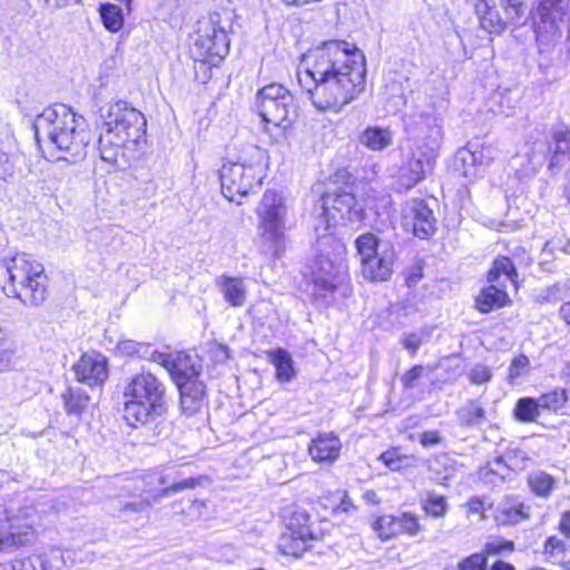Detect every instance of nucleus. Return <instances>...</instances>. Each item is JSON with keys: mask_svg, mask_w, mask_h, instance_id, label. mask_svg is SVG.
<instances>
[{"mask_svg": "<svg viewBox=\"0 0 570 570\" xmlns=\"http://www.w3.org/2000/svg\"><path fill=\"white\" fill-rule=\"evenodd\" d=\"M468 379L472 384H484L492 379V372L489 366L484 364H476L468 372Z\"/></svg>", "mask_w": 570, "mask_h": 570, "instance_id": "obj_47", "label": "nucleus"}, {"mask_svg": "<svg viewBox=\"0 0 570 570\" xmlns=\"http://www.w3.org/2000/svg\"><path fill=\"white\" fill-rule=\"evenodd\" d=\"M205 479V476L186 475L183 465L164 466V475L160 476V481L165 482V488L161 490L160 495L167 498L185 490L194 489L200 485Z\"/></svg>", "mask_w": 570, "mask_h": 570, "instance_id": "obj_24", "label": "nucleus"}, {"mask_svg": "<svg viewBox=\"0 0 570 570\" xmlns=\"http://www.w3.org/2000/svg\"><path fill=\"white\" fill-rule=\"evenodd\" d=\"M39 570H71L66 558V550L52 549L36 556Z\"/></svg>", "mask_w": 570, "mask_h": 570, "instance_id": "obj_36", "label": "nucleus"}, {"mask_svg": "<svg viewBox=\"0 0 570 570\" xmlns=\"http://www.w3.org/2000/svg\"><path fill=\"white\" fill-rule=\"evenodd\" d=\"M92 237L96 240L99 239L101 242H105V246H107L108 245L107 240L112 237V229L109 227L98 229L95 233H92Z\"/></svg>", "mask_w": 570, "mask_h": 570, "instance_id": "obj_62", "label": "nucleus"}, {"mask_svg": "<svg viewBox=\"0 0 570 570\" xmlns=\"http://www.w3.org/2000/svg\"><path fill=\"white\" fill-rule=\"evenodd\" d=\"M373 530L382 540H390L399 534L416 535L421 531L417 518L410 512L400 515H382L373 523Z\"/></svg>", "mask_w": 570, "mask_h": 570, "instance_id": "obj_20", "label": "nucleus"}, {"mask_svg": "<svg viewBox=\"0 0 570 570\" xmlns=\"http://www.w3.org/2000/svg\"><path fill=\"white\" fill-rule=\"evenodd\" d=\"M214 42L212 41L209 32L199 33L191 48V55L196 60L215 63L217 58H214Z\"/></svg>", "mask_w": 570, "mask_h": 570, "instance_id": "obj_37", "label": "nucleus"}, {"mask_svg": "<svg viewBox=\"0 0 570 570\" xmlns=\"http://www.w3.org/2000/svg\"><path fill=\"white\" fill-rule=\"evenodd\" d=\"M540 411H557L564 405L567 402V394L564 391H551L546 394H542L537 399Z\"/></svg>", "mask_w": 570, "mask_h": 570, "instance_id": "obj_43", "label": "nucleus"}, {"mask_svg": "<svg viewBox=\"0 0 570 570\" xmlns=\"http://www.w3.org/2000/svg\"><path fill=\"white\" fill-rule=\"evenodd\" d=\"M559 530L563 535L570 537V510L561 514Z\"/></svg>", "mask_w": 570, "mask_h": 570, "instance_id": "obj_60", "label": "nucleus"}, {"mask_svg": "<svg viewBox=\"0 0 570 570\" xmlns=\"http://www.w3.org/2000/svg\"><path fill=\"white\" fill-rule=\"evenodd\" d=\"M556 483V479L543 471H533L528 475V485L537 497H550Z\"/></svg>", "mask_w": 570, "mask_h": 570, "instance_id": "obj_34", "label": "nucleus"}, {"mask_svg": "<svg viewBox=\"0 0 570 570\" xmlns=\"http://www.w3.org/2000/svg\"><path fill=\"white\" fill-rule=\"evenodd\" d=\"M212 41L214 42V58L222 60L229 51V40L226 31L223 28L216 29L214 26L209 32Z\"/></svg>", "mask_w": 570, "mask_h": 570, "instance_id": "obj_45", "label": "nucleus"}, {"mask_svg": "<svg viewBox=\"0 0 570 570\" xmlns=\"http://www.w3.org/2000/svg\"><path fill=\"white\" fill-rule=\"evenodd\" d=\"M217 285L229 305L240 307L246 303L247 288L242 278L223 275L217 279Z\"/></svg>", "mask_w": 570, "mask_h": 570, "instance_id": "obj_30", "label": "nucleus"}, {"mask_svg": "<svg viewBox=\"0 0 570 570\" xmlns=\"http://www.w3.org/2000/svg\"><path fill=\"white\" fill-rule=\"evenodd\" d=\"M560 317L567 323L570 324V301L566 302L560 307Z\"/></svg>", "mask_w": 570, "mask_h": 570, "instance_id": "obj_64", "label": "nucleus"}, {"mask_svg": "<svg viewBox=\"0 0 570 570\" xmlns=\"http://www.w3.org/2000/svg\"><path fill=\"white\" fill-rule=\"evenodd\" d=\"M570 0H542L533 17L540 52H548L560 40V24L569 13Z\"/></svg>", "mask_w": 570, "mask_h": 570, "instance_id": "obj_13", "label": "nucleus"}, {"mask_svg": "<svg viewBox=\"0 0 570 570\" xmlns=\"http://www.w3.org/2000/svg\"><path fill=\"white\" fill-rule=\"evenodd\" d=\"M166 387L150 372H140L127 380L124 389V419L130 426L144 425L166 411Z\"/></svg>", "mask_w": 570, "mask_h": 570, "instance_id": "obj_6", "label": "nucleus"}, {"mask_svg": "<svg viewBox=\"0 0 570 570\" xmlns=\"http://www.w3.org/2000/svg\"><path fill=\"white\" fill-rule=\"evenodd\" d=\"M156 360L157 364L169 372L177 386L183 383L200 382L198 376L202 366L188 354L184 352L166 353V355H157Z\"/></svg>", "mask_w": 570, "mask_h": 570, "instance_id": "obj_17", "label": "nucleus"}, {"mask_svg": "<svg viewBox=\"0 0 570 570\" xmlns=\"http://www.w3.org/2000/svg\"><path fill=\"white\" fill-rule=\"evenodd\" d=\"M460 570H487V558L475 553L464 559L459 567Z\"/></svg>", "mask_w": 570, "mask_h": 570, "instance_id": "obj_49", "label": "nucleus"}, {"mask_svg": "<svg viewBox=\"0 0 570 570\" xmlns=\"http://www.w3.org/2000/svg\"><path fill=\"white\" fill-rule=\"evenodd\" d=\"M138 344L139 342L136 341L124 340L118 343L117 348L120 353L125 355L134 356L137 353Z\"/></svg>", "mask_w": 570, "mask_h": 570, "instance_id": "obj_58", "label": "nucleus"}, {"mask_svg": "<svg viewBox=\"0 0 570 570\" xmlns=\"http://www.w3.org/2000/svg\"><path fill=\"white\" fill-rule=\"evenodd\" d=\"M424 367L422 365H414L401 376V383L405 390H412L416 386L417 380L423 376Z\"/></svg>", "mask_w": 570, "mask_h": 570, "instance_id": "obj_48", "label": "nucleus"}, {"mask_svg": "<svg viewBox=\"0 0 570 570\" xmlns=\"http://www.w3.org/2000/svg\"><path fill=\"white\" fill-rule=\"evenodd\" d=\"M180 393V407L188 415L198 413L205 404V385L203 382L183 383L177 386Z\"/></svg>", "mask_w": 570, "mask_h": 570, "instance_id": "obj_26", "label": "nucleus"}, {"mask_svg": "<svg viewBox=\"0 0 570 570\" xmlns=\"http://www.w3.org/2000/svg\"><path fill=\"white\" fill-rule=\"evenodd\" d=\"M102 130L98 138L100 159L124 169L129 165L127 149H134L146 134L144 115L130 107L126 101L118 100L101 110Z\"/></svg>", "mask_w": 570, "mask_h": 570, "instance_id": "obj_2", "label": "nucleus"}, {"mask_svg": "<svg viewBox=\"0 0 570 570\" xmlns=\"http://www.w3.org/2000/svg\"><path fill=\"white\" fill-rule=\"evenodd\" d=\"M403 226L414 236L425 239L434 234L436 218L424 200L411 199L403 209Z\"/></svg>", "mask_w": 570, "mask_h": 570, "instance_id": "obj_16", "label": "nucleus"}, {"mask_svg": "<svg viewBox=\"0 0 570 570\" xmlns=\"http://www.w3.org/2000/svg\"><path fill=\"white\" fill-rule=\"evenodd\" d=\"M510 470V466L505 464L504 456H498L493 461L492 468L490 469L489 472H487V474L492 473L494 475H498L500 480L503 481L505 479V473H509Z\"/></svg>", "mask_w": 570, "mask_h": 570, "instance_id": "obj_54", "label": "nucleus"}, {"mask_svg": "<svg viewBox=\"0 0 570 570\" xmlns=\"http://www.w3.org/2000/svg\"><path fill=\"white\" fill-rule=\"evenodd\" d=\"M267 357L275 366L277 381L288 383L295 377L294 361L286 350L279 347L268 351Z\"/></svg>", "mask_w": 570, "mask_h": 570, "instance_id": "obj_32", "label": "nucleus"}, {"mask_svg": "<svg viewBox=\"0 0 570 570\" xmlns=\"http://www.w3.org/2000/svg\"><path fill=\"white\" fill-rule=\"evenodd\" d=\"M458 424L469 430H479L487 421V412L479 400H469L455 412Z\"/></svg>", "mask_w": 570, "mask_h": 570, "instance_id": "obj_28", "label": "nucleus"}, {"mask_svg": "<svg viewBox=\"0 0 570 570\" xmlns=\"http://www.w3.org/2000/svg\"><path fill=\"white\" fill-rule=\"evenodd\" d=\"M157 355H166L164 352H159L151 348L150 344L140 343L137 347L136 356L144 360H150L151 362L157 363L156 356Z\"/></svg>", "mask_w": 570, "mask_h": 570, "instance_id": "obj_53", "label": "nucleus"}, {"mask_svg": "<svg viewBox=\"0 0 570 570\" xmlns=\"http://www.w3.org/2000/svg\"><path fill=\"white\" fill-rule=\"evenodd\" d=\"M469 513L482 514L485 510L492 507V503L488 502L485 498L472 497L465 503Z\"/></svg>", "mask_w": 570, "mask_h": 570, "instance_id": "obj_51", "label": "nucleus"}, {"mask_svg": "<svg viewBox=\"0 0 570 570\" xmlns=\"http://www.w3.org/2000/svg\"><path fill=\"white\" fill-rule=\"evenodd\" d=\"M500 2V6H504L505 3L511 6L512 8L509 9L510 12V19H515L519 14V12H525L527 7L524 6L522 0H498Z\"/></svg>", "mask_w": 570, "mask_h": 570, "instance_id": "obj_55", "label": "nucleus"}, {"mask_svg": "<svg viewBox=\"0 0 570 570\" xmlns=\"http://www.w3.org/2000/svg\"><path fill=\"white\" fill-rule=\"evenodd\" d=\"M63 407L68 415L80 417L88 407L90 397L86 391L78 386H69L61 395Z\"/></svg>", "mask_w": 570, "mask_h": 570, "instance_id": "obj_33", "label": "nucleus"}, {"mask_svg": "<svg viewBox=\"0 0 570 570\" xmlns=\"http://www.w3.org/2000/svg\"><path fill=\"white\" fill-rule=\"evenodd\" d=\"M66 558L71 570H79L95 559V553L88 548L67 549Z\"/></svg>", "mask_w": 570, "mask_h": 570, "instance_id": "obj_42", "label": "nucleus"}, {"mask_svg": "<svg viewBox=\"0 0 570 570\" xmlns=\"http://www.w3.org/2000/svg\"><path fill=\"white\" fill-rule=\"evenodd\" d=\"M529 518V507L518 498H505L495 510V520L500 524H517Z\"/></svg>", "mask_w": 570, "mask_h": 570, "instance_id": "obj_27", "label": "nucleus"}, {"mask_svg": "<svg viewBox=\"0 0 570 570\" xmlns=\"http://www.w3.org/2000/svg\"><path fill=\"white\" fill-rule=\"evenodd\" d=\"M257 225L286 226L287 207L284 197L274 191L266 190L256 208Z\"/></svg>", "mask_w": 570, "mask_h": 570, "instance_id": "obj_23", "label": "nucleus"}, {"mask_svg": "<svg viewBox=\"0 0 570 570\" xmlns=\"http://www.w3.org/2000/svg\"><path fill=\"white\" fill-rule=\"evenodd\" d=\"M14 358L13 343L0 330V372L8 370Z\"/></svg>", "mask_w": 570, "mask_h": 570, "instance_id": "obj_46", "label": "nucleus"}, {"mask_svg": "<svg viewBox=\"0 0 570 570\" xmlns=\"http://www.w3.org/2000/svg\"><path fill=\"white\" fill-rule=\"evenodd\" d=\"M321 540V534L312 529L306 510L295 508L286 517V530L278 540V550L285 556L302 557Z\"/></svg>", "mask_w": 570, "mask_h": 570, "instance_id": "obj_12", "label": "nucleus"}, {"mask_svg": "<svg viewBox=\"0 0 570 570\" xmlns=\"http://www.w3.org/2000/svg\"><path fill=\"white\" fill-rule=\"evenodd\" d=\"M256 109L265 122L286 128L297 116L295 98L279 83H269L258 90Z\"/></svg>", "mask_w": 570, "mask_h": 570, "instance_id": "obj_11", "label": "nucleus"}, {"mask_svg": "<svg viewBox=\"0 0 570 570\" xmlns=\"http://www.w3.org/2000/svg\"><path fill=\"white\" fill-rule=\"evenodd\" d=\"M514 416L520 422H534L540 415V407L537 399L521 397L514 407Z\"/></svg>", "mask_w": 570, "mask_h": 570, "instance_id": "obj_39", "label": "nucleus"}, {"mask_svg": "<svg viewBox=\"0 0 570 570\" xmlns=\"http://www.w3.org/2000/svg\"><path fill=\"white\" fill-rule=\"evenodd\" d=\"M12 564L14 570H39L36 556L33 558L16 559L12 561Z\"/></svg>", "mask_w": 570, "mask_h": 570, "instance_id": "obj_56", "label": "nucleus"}, {"mask_svg": "<svg viewBox=\"0 0 570 570\" xmlns=\"http://www.w3.org/2000/svg\"><path fill=\"white\" fill-rule=\"evenodd\" d=\"M297 81L313 106L340 111L365 89L364 53L346 41L328 40L303 56Z\"/></svg>", "mask_w": 570, "mask_h": 570, "instance_id": "obj_1", "label": "nucleus"}, {"mask_svg": "<svg viewBox=\"0 0 570 570\" xmlns=\"http://www.w3.org/2000/svg\"><path fill=\"white\" fill-rule=\"evenodd\" d=\"M570 151V130L561 125L552 131V142L549 145L550 161L549 168L552 169L566 161Z\"/></svg>", "mask_w": 570, "mask_h": 570, "instance_id": "obj_29", "label": "nucleus"}, {"mask_svg": "<svg viewBox=\"0 0 570 570\" xmlns=\"http://www.w3.org/2000/svg\"><path fill=\"white\" fill-rule=\"evenodd\" d=\"M32 537L33 534L29 531L10 532L8 534L0 532V552L26 546L32 540Z\"/></svg>", "mask_w": 570, "mask_h": 570, "instance_id": "obj_41", "label": "nucleus"}, {"mask_svg": "<svg viewBox=\"0 0 570 570\" xmlns=\"http://www.w3.org/2000/svg\"><path fill=\"white\" fill-rule=\"evenodd\" d=\"M503 16L499 11L495 3L492 6L488 0H479L475 4V13L479 18L480 27L489 33L500 35L508 24H519L524 18L525 12H519L515 19H510L509 4L500 6Z\"/></svg>", "mask_w": 570, "mask_h": 570, "instance_id": "obj_18", "label": "nucleus"}, {"mask_svg": "<svg viewBox=\"0 0 570 570\" xmlns=\"http://www.w3.org/2000/svg\"><path fill=\"white\" fill-rule=\"evenodd\" d=\"M423 511L432 518H442L446 514L449 504L444 495L435 491H426L420 499Z\"/></svg>", "mask_w": 570, "mask_h": 570, "instance_id": "obj_35", "label": "nucleus"}, {"mask_svg": "<svg viewBox=\"0 0 570 570\" xmlns=\"http://www.w3.org/2000/svg\"><path fill=\"white\" fill-rule=\"evenodd\" d=\"M337 510L342 512H350L352 510H355V505L353 504L352 500L345 494L341 500Z\"/></svg>", "mask_w": 570, "mask_h": 570, "instance_id": "obj_63", "label": "nucleus"}, {"mask_svg": "<svg viewBox=\"0 0 570 570\" xmlns=\"http://www.w3.org/2000/svg\"><path fill=\"white\" fill-rule=\"evenodd\" d=\"M404 128L414 140L415 150L406 166L400 169V183L405 189L414 187L433 169L442 144V127L431 112H413L403 119Z\"/></svg>", "mask_w": 570, "mask_h": 570, "instance_id": "obj_4", "label": "nucleus"}, {"mask_svg": "<svg viewBox=\"0 0 570 570\" xmlns=\"http://www.w3.org/2000/svg\"><path fill=\"white\" fill-rule=\"evenodd\" d=\"M164 475V466L157 468L142 478L146 497L138 501L127 502L122 505L121 511L125 513H144L147 512L153 502H156L164 497L160 495L161 490L165 488V482L160 481V476Z\"/></svg>", "mask_w": 570, "mask_h": 570, "instance_id": "obj_22", "label": "nucleus"}, {"mask_svg": "<svg viewBox=\"0 0 570 570\" xmlns=\"http://www.w3.org/2000/svg\"><path fill=\"white\" fill-rule=\"evenodd\" d=\"M79 382L94 387L101 386L108 377V361L98 352L85 353L73 365Z\"/></svg>", "mask_w": 570, "mask_h": 570, "instance_id": "obj_19", "label": "nucleus"}, {"mask_svg": "<svg viewBox=\"0 0 570 570\" xmlns=\"http://www.w3.org/2000/svg\"><path fill=\"white\" fill-rule=\"evenodd\" d=\"M358 139L370 150L381 151L392 145L393 134L387 127L368 126Z\"/></svg>", "mask_w": 570, "mask_h": 570, "instance_id": "obj_31", "label": "nucleus"}, {"mask_svg": "<svg viewBox=\"0 0 570 570\" xmlns=\"http://www.w3.org/2000/svg\"><path fill=\"white\" fill-rule=\"evenodd\" d=\"M355 245L364 278L383 282L391 277L395 248L390 240L377 239L372 234H365L356 238Z\"/></svg>", "mask_w": 570, "mask_h": 570, "instance_id": "obj_8", "label": "nucleus"}, {"mask_svg": "<svg viewBox=\"0 0 570 570\" xmlns=\"http://www.w3.org/2000/svg\"><path fill=\"white\" fill-rule=\"evenodd\" d=\"M402 343L406 350L412 352V355H415L422 342L419 335L412 333L406 335Z\"/></svg>", "mask_w": 570, "mask_h": 570, "instance_id": "obj_57", "label": "nucleus"}, {"mask_svg": "<svg viewBox=\"0 0 570 570\" xmlns=\"http://www.w3.org/2000/svg\"><path fill=\"white\" fill-rule=\"evenodd\" d=\"M101 21L105 28L110 32H117L124 24V14L119 6L105 3L99 9Z\"/></svg>", "mask_w": 570, "mask_h": 570, "instance_id": "obj_38", "label": "nucleus"}, {"mask_svg": "<svg viewBox=\"0 0 570 570\" xmlns=\"http://www.w3.org/2000/svg\"><path fill=\"white\" fill-rule=\"evenodd\" d=\"M498 157V149L492 145L470 141L455 154L454 167L466 179L473 180Z\"/></svg>", "mask_w": 570, "mask_h": 570, "instance_id": "obj_15", "label": "nucleus"}, {"mask_svg": "<svg viewBox=\"0 0 570 570\" xmlns=\"http://www.w3.org/2000/svg\"><path fill=\"white\" fill-rule=\"evenodd\" d=\"M380 460L392 471H400L411 465L412 459L402 454L399 449H391L383 452Z\"/></svg>", "mask_w": 570, "mask_h": 570, "instance_id": "obj_40", "label": "nucleus"}, {"mask_svg": "<svg viewBox=\"0 0 570 570\" xmlns=\"http://www.w3.org/2000/svg\"><path fill=\"white\" fill-rule=\"evenodd\" d=\"M33 129L37 141L48 140L55 145L63 154L62 159L77 163L85 158L90 134L83 117L69 106L58 104L46 108L36 117Z\"/></svg>", "mask_w": 570, "mask_h": 570, "instance_id": "obj_3", "label": "nucleus"}, {"mask_svg": "<svg viewBox=\"0 0 570 570\" xmlns=\"http://www.w3.org/2000/svg\"><path fill=\"white\" fill-rule=\"evenodd\" d=\"M342 443L333 433H323L313 439L308 453L315 462L333 463L341 452Z\"/></svg>", "mask_w": 570, "mask_h": 570, "instance_id": "obj_25", "label": "nucleus"}, {"mask_svg": "<svg viewBox=\"0 0 570 570\" xmlns=\"http://www.w3.org/2000/svg\"><path fill=\"white\" fill-rule=\"evenodd\" d=\"M316 257L311 264V275L316 294L325 297L327 293H333L335 285V266L330 258L331 250L340 247L333 232H330V224L324 226L314 225Z\"/></svg>", "mask_w": 570, "mask_h": 570, "instance_id": "obj_9", "label": "nucleus"}, {"mask_svg": "<svg viewBox=\"0 0 570 570\" xmlns=\"http://www.w3.org/2000/svg\"><path fill=\"white\" fill-rule=\"evenodd\" d=\"M249 158L225 163L219 170L222 193L230 202L240 204L237 197H244L261 185L264 169V150L252 146Z\"/></svg>", "mask_w": 570, "mask_h": 570, "instance_id": "obj_7", "label": "nucleus"}, {"mask_svg": "<svg viewBox=\"0 0 570 570\" xmlns=\"http://www.w3.org/2000/svg\"><path fill=\"white\" fill-rule=\"evenodd\" d=\"M518 273L514 263L508 256H500L493 261L488 272L489 286L484 287L475 298V307L481 313L505 306L509 296L505 291L507 283H517Z\"/></svg>", "mask_w": 570, "mask_h": 570, "instance_id": "obj_10", "label": "nucleus"}, {"mask_svg": "<svg viewBox=\"0 0 570 570\" xmlns=\"http://www.w3.org/2000/svg\"><path fill=\"white\" fill-rule=\"evenodd\" d=\"M206 503L202 500H193L189 502L187 509H183V513H185L190 520H196L203 518L206 512Z\"/></svg>", "mask_w": 570, "mask_h": 570, "instance_id": "obj_52", "label": "nucleus"}, {"mask_svg": "<svg viewBox=\"0 0 570 570\" xmlns=\"http://www.w3.org/2000/svg\"><path fill=\"white\" fill-rule=\"evenodd\" d=\"M564 550H566V544H564L563 540L559 539L556 535L549 537L544 542L543 553L548 554L550 557L563 553Z\"/></svg>", "mask_w": 570, "mask_h": 570, "instance_id": "obj_50", "label": "nucleus"}, {"mask_svg": "<svg viewBox=\"0 0 570 570\" xmlns=\"http://www.w3.org/2000/svg\"><path fill=\"white\" fill-rule=\"evenodd\" d=\"M530 370V360L528 356L521 354L514 357L509 365V373L507 380L510 384H515L518 380Z\"/></svg>", "mask_w": 570, "mask_h": 570, "instance_id": "obj_44", "label": "nucleus"}, {"mask_svg": "<svg viewBox=\"0 0 570 570\" xmlns=\"http://www.w3.org/2000/svg\"><path fill=\"white\" fill-rule=\"evenodd\" d=\"M441 442V436L436 431L424 432L421 436V444L424 446L436 445Z\"/></svg>", "mask_w": 570, "mask_h": 570, "instance_id": "obj_59", "label": "nucleus"}, {"mask_svg": "<svg viewBox=\"0 0 570 570\" xmlns=\"http://www.w3.org/2000/svg\"><path fill=\"white\" fill-rule=\"evenodd\" d=\"M0 285L8 297L19 299L26 307L41 306L49 296V279L42 264L26 253L0 261Z\"/></svg>", "mask_w": 570, "mask_h": 570, "instance_id": "obj_5", "label": "nucleus"}, {"mask_svg": "<svg viewBox=\"0 0 570 570\" xmlns=\"http://www.w3.org/2000/svg\"><path fill=\"white\" fill-rule=\"evenodd\" d=\"M362 209L357 207L355 196L350 186L334 190H327L321 198V213L314 225L324 226L330 224V232H333V225L337 218L350 223L361 219Z\"/></svg>", "mask_w": 570, "mask_h": 570, "instance_id": "obj_14", "label": "nucleus"}, {"mask_svg": "<svg viewBox=\"0 0 570 570\" xmlns=\"http://www.w3.org/2000/svg\"><path fill=\"white\" fill-rule=\"evenodd\" d=\"M286 226L257 225L256 246L258 252L272 259L281 258L289 244Z\"/></svg>", "mask_w": 570, "mask_h": 570, "instance_id": "obj_21", "label": "nucleus"}, {"mask_svg": "<svg viewBox=\"0 0 570 570\" xmlns=\"http://www.w3.org/2000/svg\"><path fill=\"white\" fill-rule=\"evenodd\" d=\"M513 543L510 541H504L502 543L495 544V543H488L487 544V551L490 553H499L502 550H512Z\"/></svg>", "mask_w": 570, "mask_h": 570, "instance_id": "obj_61", "label": "nucleus"}]
</instances>
